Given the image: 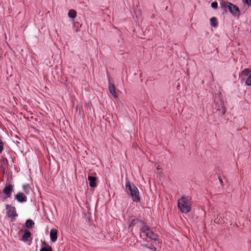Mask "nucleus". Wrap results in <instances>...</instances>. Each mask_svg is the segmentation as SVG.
<instances>
[{
	"mask_svg": "<svg viewBox=\"0 0 251 251\" xmlns=\"http://www.w3.org/2000/svg\"><path fill=\"white\" fill-rule=\"evenodd\" d=\"M34 225V223L32 220L28 219L26 220L25 223V226L27 228L30 229L32 228Z\"/></svg>",
	"mask_w": 251,
	"mask_h": 251,
	"instance_id": "16",
	"label": "nucleus"
},
{
	"mask_svg": "<svg viewBox=\"0 0 251 251\" xmlns=\"http://www.w3.org/2000/svg\"><path fill=\"white\" fill-rule=\"evenodd\" d=\"M0 169H2V170H3V171H5V168L3 167V165L1 166V167H0Z\"/></svg>",
	"mask_w": 251,
	"mask_h": 251,
	"instance_id": "28",
	"label": "nucleus"
},
{
	"mask_svg": "<svg viewBox=\"0 0 251 251\" xmlns=\"http://www.w3.org/2000/svg\"><path fill=\"white\" fill-rule=\"evenodd\" d=\"M24 191L27 195L29 194L30 187L29 184L24 185L23 186Z\"/></svg>",
	"mask_w": 251,
	"mask_h": 251,
	"instance_id": "20",
	"label": "nucleus"
},
{
	"mask_svg": "<svg viewBox=\"0 0 251 251\" xmlns=\"http://www.w3.org/2000/svg\"><path fill=\"white\" fill-rule=\"evenodd\" d=\"M6 209L7 210L6 213L9 217L13 218L18 216L15 207L11 206L7 204L6 205Z\"/></svg>",
	"mask_w": 251,
	"mask_h": 251,
	"instance_id": "6",
	"label": "nucleus"
},
{
	"mask_svg": "<svg viewBox=\"0 0 251 251\" xmlns=\"http://www.w3.org/2000/svg\"><path fill=\"white\" fill-rule=\"evenodd\" d=\"M108 89L110 93L113 96V97L115 98H118V95L116 92V87L114 84L110 82V81L109 82Z\"/></svg>",
	"mask_w": 251,
	"mask_h": 251,
	"instance_id": "7",
	"label": "nucleus"
},
{
	"mask_svg": "<svg viewBox=\"0 0 251 251\" xmlns=\"http://www.w3.org/2000/svg\"><path fill=\"white\" fill-rule=\"evenodd\" d=\"M40 251H53V250L51 246L47 245V246L42 247Z\"/></svg>",
	"mask_w": 251,
	"mask_h": 251,
	"instance_id": "21",
	"label": "nucleus"
},
{
	"mask_svg": "<svg viewBox=\"0 0 251 251\" xmlns=\"http://www.w3.org/2000/svg\"><path fill=\"white\" fill-rule=\"evenodd\" d=\"M13 186L9 182H7L2 190L3 193L5 195V198H9L11 197L12 192L13 191Z\"/></svg>",
	"mask_w": 251,
	"mask_h": 251,
	"instance_id": "4",
	"label": "nucleus"
},
{
	"mask_svg": "<svg viewBox=\"0 0 251 251\" xmlns=\"http://www.w3.org/2000/svg\"><path fill=\"white\" fill-rule=\"evenodd\" d=\"M177 205L182 213H187L191 209V204L188 202V198L183 196L178 200Z\"/></svg>",
	"mask_w": 251,
	"mask_h": 251,
	"instance_id": "2",
	"label": "nucleus"
},
{
	"mask_svg": "<svg viewBox=\"0 0 251 251\" xmlns=\"http://www.w3.org/2000/svg\"><path fill=\"white\" fill-rule=\"evenodd\" d=\"M218 3L216 1H214L211 3V7L214 9H216L218 8Z\"/></svg>",
	"mask_w": 251,
	"mask_h": 251,
	"instance_id": "24",
	"label": "nucleus"
},
{
	"mask_svg": "<svg viewBox=\"0 0 251 251\" xmlns=\"http://www.w3.org/2000/svg\"><path fill=\"white\" fill-rule=\"evenodd\" d=\"M1 161L3 162L4 163H8V160L6 158H3L1 160Z\"/></svg>",
	"mask_w": 251,
	"mask_h": 251,
	"instance_id": "27",
	"label": "nucleus"
},
{
	"mask_svg": "<svg viewBox=\"0 0 251 251\" xmlns=\"http://www.w3.org/2000/svg\"><path fill=\"white\" fill-rule=\"evenodd\" d=\"M210 25L211 26L216 27L217 26L218 23L217 22V18L215 17H212L210 19Z\"/></svg>",
	"mask_w": 251,
	"mask_h": 251,
	"instance_id": "15",
	"label": "nucleus"
},
{
	"mask_svg": "<svg viewBox=\"0 0 251 251\" xmlns=\"http://www.w3.org/2000/svg\"><path fill=\"white\" fill-rule=\"evenodd\" d=\"M43 245H45V246H47V245H48L46 243V242H44L43 243Z\"/></svg>",
	"mask_w": 251,
	"mask_h": 251,
	"instance_id": "29",
	"label": "nucleus"
},
{
	"mask_svg": "<svg viewBox=\"0 0 251 251\" xmlns=\"http://www.w3.org/2000/svg\"><path fill=\"white\" fill-rule=\"evenodd\" d=\"M214 106H215L214 108L216 109L217 111H219L221 115L223 116L226 113V108L223 101H221L220 103L215 102Z\"/></svg>",
	"mask_w": 251,
	"mask_h": 251,
	"instance_id": "5",
	"label": "nucleus"
},
{
	"mask_svg": "<svg viewBox=\"0 0 251 251\" xmlns=\"http://www.w3.org/2000/svg\"><path fill=\"white\" fill-rule=\"evenodd\" d=\"M140 223L142 224V231L143 232L146 234L147 232L151 230L150 227L145 222L142 221H140Z\"/></svg>",
	"mask_w": 251,
	"mask_h": 251,
	"instance_id": "13",
	"label": "nucleus"
},
{
	"mask_svg": "<svg viewBox=\"0 0 251 251\" xmlns=\"http://www.w3.org/2000/svg\"><path fill=\"white\" fill-rule=\"evenodd\" d=\"M227 8L229 10L230 13L233 16H239L240 14V12L238 6L229 2H227Z\"/></svg>",
	"mask_w": 251,
	"mask_h": 251,
	"instance_id": "3",
	"label": "nucleus"
},
{
	"mask_svg": "<svg viewBox=\"0 0 251 251\" xmlns=\"http://www.w3.org/2000/svg\"><path fill=\"white\" fill-rule=\"evenodd\" d=\"M146 235L150 238V239L156 241L157 240L158 236L154 233L153 231L150 230L149 232H146Z\"/></svg>",
	"mask_w": 251,
	"mask_h": 251,
	"instance_id": "12",
	"label": "nucleus"
},
{
	"mask_svg": "<svg viewBox=\"0 0 251 251\" xmlns=\"http://www.w3.org/2000/svg\"><path fill=\"white\" fill-rule=\"evenodd\" d=\"M31 234L29 230H28L27 229H25V230L24 231V234L22 237L23 241L24 242L27 241L28 240V238L31 236Z\"/></svg>",
	"mask_w": 251,
	"mask_h": 251,
	"instance_id": "14",
	"label": "nucleus"
},
{
	"mask_svg": "<svg viewBox=\"0 0 251 251\" xmlns=\"http://www.w3.org/2000/svg\"><path fill=\"white\" fill-rule=\"evenodd\" d=\"M141 246L142 247L147 248L148 249H149L150 250H153L154 251H156V248L155 247H150V246H148V245H147V244H142V245H141Z\"/></svg>",
	"mask_w": 251,
	"mask_h": 251,
	"instance_id": "23",
	"label": "nucleus"
},
{
	"mask_svg": "<svg viewBox=\"0 0 251 251\" xmlns=\"http://www.w3.org/2000/svg\"><path fill=\"white\" fill-rule=\"evenodd\" d=\"M227 2L228 1H223L221 3V8L225 13H226L227 11L226 9L228 5Z\"/></svg>",
	"mask_w": 251,
	"mask_h": 251,
	"instance_id": "18",
	"label": "nucleus"
},
{
	"mask_svg": "<svg viewBox=\"0 0 251 251\" xmlns=\"http://www.w3.org/2000/svg\"><path fill=\"white\" fill-rule=\"evenodd\" d=\"M155 17V15L154 14H152V16H151V18H154Z\"/></svg>",
	"mask_w": 251,
	"mask_h": 251,
	"instance_id": "30",
	"label": "nucleus"
},
{
	"mask_svg": "<svg viewBox=\"0 0 251 251\" xmlns=\"http://www.w3.org/2000/svg\"><path fill=\"white\" fill-rule=\"evenodd\" d=\"M76 16V12L75 10L72 9L70 10L68 12V16L72 18H75Z\"/></svg>",
	"mask_w": 251,
	"mask_h": 251,
	"instance_id": "19",
	"label": "nucleus"
},
{
	"mask_svg": "<svg viewBox=\"0 0 251 251\" xmlns=\"http://www.w3.org/2000/svg\"><path fill=\"white\" fill-rule=\"evenodd\" d=\"M50 240L52 242H55L57 239V230L56 229L53 228L51 229L50 232Z\"/></svg>",
	"mask_w": 251,
	"mask_h": 251,
	"instance_id": "10",
	"label": "nucleus"
},
{
	"mask_svg": "<svg viewBox=\"0 0 251 251\" xmlns=\"http://www.w3.org/2000/svg\"><path fill=\"white\" fill-rule=\"evenodd\" d=\"M245 83L248 86L251 85V74L246 79Z\"/></svg>",
	"mask_w": 251,
	"mask_h": 251,
	"instance_id": "22",
	"label": "nucleus"
},
{
	"mask_svg": "<svg viewBox=\"0 0 251 251\" xmlns=\"http://www.w3.org/2000/svg\"><path fill=\"white\" fill-rule=\"evenodd\" d=\"M140 220L138 219H133L131 222L130 223L128 226V228L130 229V230H132V227L137 223L140 222Z\"/></svg>",
	"mask_w": 251,
	"mask_h": 251,
	"instance_id": "17",
	"label": "nucleus"
},
{
	"mask_svg": "<svg viewBox=\"0 0 251 251\" xmlns=\"http://www.w3.org/2000/svg\"><path fill=\"white\" fill-rule=\"evenodd\" d=\"M251 74V70L249 68L245 69L244 70H243L241 73L239 75V77L241 78L242 80H244L245 79V78L244 77V76H249Z\"/></svg>",
	"mask_w": 251,
	"mask_h": 251,
	"instance_id": "9",
	"label": "nucleus"
},
{
	"mask_svg": "<svg viewBox=\"0 0 251 251\" xmlns=\"http://www.w3.org/2000/svg\"><path fill=\"white\" fill-rule=\"evenodd\" d=\"M219 180L220 182H222V179H221L220 177H219Z\"/></svg>",
	"mask_w": 251,
	"mask_h": 251,
	"instance_id": "31",
	"label": "nucleus"
},
{
	"mask_svg": "<svg viewBox=\"0 0 251 251\" xmlns=\"http://www.w3.org/2000/svg\"><path fill=\"white\" fill-rule=\"evenodd\" d=\"M15 199L20 202H25L27 201L26 196L22 192H19L15 195Z\"/></svg>",
	"mask_w": 251,
	"mask_h": 251,
	"instance_id": "8",
	"label": "nucleus"
},
{
	"mask_svg": "<svg viewBox=\"0 0 251 251\" xmlns=\"http://www.w3.org/2000/svg\"><path fill=\"white\" fill-rule=\"evenodd\" d=\"M3 149V144L2 140L0 139V153L2 152Z\"/></svg>",
	"mask_w": 251,
	"mask_h": 251,
	"instance_id": "26",
	"label": "nucleus"
},
{
	"mask_svg": "<svg viewBox=\"0 0 251 251\" xmlns=\"http://www.w3.org/2000/svg\"><path fill=\"white\" fill-rule=\"evenodd\" d=\"M126 189L127 193L131 196L133 201L139 202L140 201L138 189L134 184L131 185L130 182L127 181L126 183Z\"/></svg>",
	"mask_w": 251,
	"mask_h": 251,
	"instance_id": "1",
	"label": "nucleus"
},
{
	"mask_svg": "<svg viewBox=\"0 0 251 251\" xmlns=\"http://www.w3.org/2000/svg\"><path fill=\"white\" fill-rule=\"evenodd\" d=\"M244 4H247L249 6L251 5V0H242Z\"/></svg>",
	"mask_w": 251,
	"mask_h": 251,
	"instance_id": "25",
	"label": "nucleus"
},
{
	"mask_svg": "<svg viewBox=\"0 0 251 251\" xmlns=\"http://www.w3.org/2000/svg\"><path fill=\"white\" fill-rule=\"evenodd\" d=\"M88 179L89 181V185L91 187H96L97 186L96 180L97 177L93 176H89Z\"/></svg>",
	"mask_w": 251,
	"mask_h": 251,
	"instance_id": "11",
	"label": "nucleus"
}]
</instances>
